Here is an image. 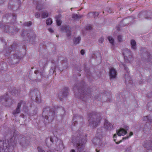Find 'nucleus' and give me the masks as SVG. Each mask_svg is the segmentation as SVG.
I'll list each match as a JSON object with an SVG mask.
<instances>
[{
  "mask_svg": "<svg viewBox=\"0 0 152 152\" xmlns=\"http://www.w3.org/2000/svg\"><path fill=\"white\" fill-rule=\"evenodd\" d=\"M23 39L25 41L31 42L34 40L35 35L33 31L29 30L24 31L21 34Z\"/></svg>",
  "mask_w": 152,
  "mask_h": 152,
  "instance_id": "423d86ee",
  "label": "nucleus"
},
{
  "mask_svg": "<svg viewBox=\"0 0 152 152\" xmlns=\"http://www.w3.org/2000/svg\"><path fill=\"white\" fill-rule=\"evenodd\" d=\"M52 23V21L51 19L49 18L47 20L46 23L47 25H50Z\"/></svg>",
  "mask_w": 152,
  "mask_h": 152,
  "instance_id": "4c0bfd02",
  "label": "nucleus"
},
{
  "mask_svg": "<svg viewBox=\"0 0 152 152\" xmlns=\"http://www.w3.org/2000/svg\"><path fill=\"white\" fill-rule=\"evenodd\" d=\"M81 40V37H75L73 39V42L74 44L76 45L79 44Z\"/></svg>",
  "mask_w": 152,
  "mask_h": 152,
  "instance_id": "bb28decb",
  "label": "nucleus"
},
{
  "mask_svg": "<svg viewBox=\"0 0 152 152\" xmlns=\"http://www.w3.org/2000/svg\"><path fill=\"white\" fill-rule=\"evenodd\" d=\"M37 149L39 152H45V151L42 150V149L39 147L37 148Z\"/></svg>",
  "mask_w": 152,
  "mask_h": 152,
  "instance_id": "de8ad7c7",
  "label": "nucleus"
},
{
  "mask_svg": "<svg viewBox=\"0 0 152 152\" xmlns=\"http://www.w3.org/2000/svg\"><path fill=\"white\" fill-rule=\"evenodd\" d=\"M97 135L98 136L101 137L103 135V131H102V128H98L97 130Z\"/></svg>",
  "mask_w": 152,
  "mask_h": 152,
  "instance_id": "a878e982",
  "label": "nucleus"
},
{
  "mask_svg": "<svg viewBox=\"0 0 152 152\" xmlns=\"http://www.w3.org/2000/svg\"><path fill=\"white\" fill-rule=\"evenodd\" d=\"M9 30H7L6 29V30H4V31L6 33H8L9 34L10 33L12 34H14L15 32L18 31V28L16 27H11L10 28Z\"/></svg>",
  "mask_w": 152,
  "mask_h": 152,
  "instance_id": "412c9836",
  "label": "nucleus"
},
{
  "mask_svg": "<svg viewBox=\"0 0 152 152\" xmlns=\"http://www.w3.org/2000/svg\"><path fill=\"white\" fill-rule=\"evenodd\" d=\"M74 9V8H71V10H72V9Z\"/></svg>",
  "mask_w": 152,
  "mask_h": 152,
  "instance_id": "774afa93",
  "label": "nucleus"
},
{
  "mask_svg": "<svg viewBox=\"0 0 152 152\" xmlns=\"http://www.w3.org/2000/svg\"><path fill=\"white\" fill-rule=\"evenodd\" d=\"M123 65L124 68V69L126 72V73L125 74L124 77L126 79V83L127 80H130V77L129 76V69L128 68L126 67V66L125 64H123Z\"/></svg>",
  "mask_w": 152,
  "mask_h": 152,
  "instance_id": "dca6fc26",
  "label": "nucleus"
},
{
  "mask_svg": "<svg viewBox=\"0 0 152 152\" xmlns=\"http://www.w3.org/2000/svg\"><path fill=\"white\" fill-rule=\"evenodd\" d=\"M84 83L83 82L82 83L80 84V86L75 85L73 88V89L75 94L77 93L78 96L79 98L82 100L86 101L87 98L91 97V91L88 90L85 92L84 91L85 88L84 87Z\"/></svg>",
  "mask_w": 152,
  "mask_h": 152,
  "instance_id": "20e7f679",
  "label": "nucleus"
},
{
  "mask_svg": "<svg viewBox=\"0 0 152 152\" xmlns=\"http://www.w3.org/2000/svg\"><path fill=\"white\" fill-rule=\"evenodd\" d=\"M48 30H49V32H50L53 33V30L51 28H49L48 29Z\"/></svg>",
  "mask_w": 152,
  "mask_h": 152,
  "instance_id": "603ef678",
  "label": "nucleus"
},
{
  "mask_svg": "<svg viewBox=\"0 0 152 152\" xmlns=\"http://www.w3.org/2000/svg\"><path fill=\"white\" fill-rule=\"evenodd\" d=\"M1 102L3 105L9 107L15 102V101L9 97L7 94L1 97Z\"/></svg>",
  "mask_w": 152,
  "mask_h": 152,
  "instance_id": "6e6552de",
  "label": "nucleus"
},
{
  "mask_svg": "<svg viewBox=\"0 0 152 152\" xmlns=\"http://www.w3.org/2000/svg\"><path fill=\"white\" fill-rule=\"evenodd\" d=\"M77 136L73 142L74 145L75 146L79 152L83 151L87 140V134H83L82 132L78 130L77 132Z\"/></svg>",
  "mask_w": 152,
  "mask_h": 152,
  "instance_id": "7ed1b4c3",
  "label": "nucleus"
},
{
  "mask_svg": "<svg viewBox=\"0 0 152 152\" xmlns=\"http://www.w3.org/2000/svg\"><path fill=\"white\" fill-rule=\"evenodd\" d=\"M19 93V92L15 88H14L11 92V94L15 96L18 95Z\"/></svg>",
  "mask_w": 152,
  "mask_h": 152,
  "instance_id": "cd10ccee",
  "label": "nucleus"
},
{
  "mask_svg": "<svg viewBox=\"0 0 152 152\" xmlns=\"http://www.w3.org/2000/svg\"><path fill=\"white\" fill-rule=\"evenodd\" d=\"M16 16H14V18L16 19Z\"/></svg>",
  "mask_w": 152,
  "mask_h": 152,
  "instance_id": "338daca9",
  "label": "nucleus"
},
{
  "mask_svg": "<svg viewBox=\"0 0 152 152\" xmlns=\"http://www.w3.org/2000/svg\"><path fill=\"white\" fill-rule=\"evenodd\" d=\"M70 152H76L75 150H74L73 149H72L70 151Z\"/></svg>",
  "mask_w": 152,
  "mask_h": 152,
  "instance_id": "bf43d9fd",
  "label": "nucleus"
},
{
  "mask_svg": "<svg viewBox=\"0 0 152 152\" xmlns=\"http://www.w3.org/2000/svg\"><path fill=\"white\" fill-rule=\"evenodd\" d=\"M21 117L23 118H26V116L23 114H22L20 116Z\"/></svg>",
  "mask_w": 152,
  "mask_h": 152,
  "instance_id": "864d4df0",
  "label": "nucleus"
},
{
  "mask_svg": "<svg viewBox=\"0 0 152 152\" xmlns=\"http://www.w3.org/2000/svg\"><path fill=\"white\" fill-rule=\"evenodd\" d=\"M35 16L36 18H38L40 16V14L39 13L36 12L35 13Z\"/></svg>",
  "mask_w": 152,
  "mask_h": 152,
  "instance_id": "09e8293b",
  "label": "nucleus"
},
{
  "mask_svg": "<svg viewBox=\"0 0 152 152\" xmlns=\"http://www.w3.org/2000/svg\"><path fill=\"white\" fill-rule=\"evenodd\" d=\"M55 70H53V69H51L50 70V72H52V74H53L54 73Z\"/></svg>",
  "mask_w": 152,
  "mask_h": 152,
  "instance_id": "13d9d810",
  "label": "nucleus"
},
{
  "mask_svg": "<svg viewBox=\"0 0 152 152\" xmlns=\"http://www.w3.org/2000/svg\"><path fill=\"white\" fill-rule=\"evenodd\" d=\"M104 126L106 129L108 130L113 129L112 124L107 120H105V122L104 124Z\"/></svg>",
  "mask_w": 152,
  "mask_h": 152,
  "instance_id": "a211bd4d",
  "label": "nucleus"
},
{
  "mask_svg": "<svg viewBox=\"0 0 152 152\" xmlns=\"http://www.w3.org/2000/svg\"><path fill=\"white\" fill-rule=\"evenodd\" d=\"M61 29L66 33L67 37L69 38L71 34V31L69 27L67 26H63L62 27Z\"/></svg>",
  "mask_w": 152,
  "mask_h": 152,
  "instance_id": "4468645a",
  "label": "nucleus"
},
{
  "mask_svg": "<svg viewBox=\"0 0 152 152\" xmlns=\"http://www.w3.org/2000/svg\"><path fill=\"white\" fill-rule=\"evenodd\" d=\"M59 69V70L61 71H62L63 70V69H62L61 68V69L60 68Z\"/></svg>",
  "mask_w": 152,
  "mask_h": 152,
  "instance_id": "e2e57ef3",
  "label": "nucleus"
},
{
  "mask_svg": "<svg viewBox=\"0 0 152 152\" xmlns=\"http://www.w3.org/2000/svg\"><path fill=\"white\" fill-rule=\"evenodd\" d=\"M143 121L152 123V118H151L149 116H146L144 118Z\"/></svg>",
  "mask_w": 152,
  "mask_h": 152,
  "instance_id": "c85d7f7f",
  "label": "nucleus"
},
{
  "mask_svg": "<svg viewBox=\"0 0 152 152\" xmlns=\"http://www.w3.org/2000/svg\"><path fill=\"white\" fill-rule=\"evenodd\" d=\"M10 27H11L9 26L8 25H4V26L3 27L2 29H3V31L6 32L4 31V30L7 29V30H10L9 28H10Z\"/></svg>",
  "mask_w": 152,
  "mask_h": 152,
  "instance_id": "72a5a7b5",
  "label": "nucleus"
},
{
  "mask_svg": "<svg viewBox=\"0 0 152 152\" xmlns=\"http://www.w3.org/2000/svg\"><path fill=\"white\" fill-rule=\"evenodd\" d=\"M16 47V44L14 43L11 45V47L8 49V51L7 50L6 51V52L5 54V55L7 56H9L12 50L14 51L15 50Z\"/></svg>",
  "mask_w": 152,
  "mask_h": 152,
  "instance_id": "aec40b11",
  "label": "nucleus"
},
{
  "mask_svg": "<svg viewBox=\"0 0 152 152\" xmlns=\"http://www.w3.org/2000/svg\"><path fill=\"white\" fill-rule=\"evenodd\" d=\"M151 126L150 124H146L143 128V131L145 133H147L150 131L151 129Z\"/></svg>",
  "mask_w": 152,
  "mask_h": 152,
  "instance_id": "5701e85b",
  "label": "nucleus"
},
{
  "mask_svg": "<svg viewBox=\"0 0 152 152\" xmlns=\"http://www.w3.org/2000/svg\"><path fill=\"white\" fill-rule=\"evenodd\" d=\"M63 62L62 63V65L63 66V69H65L67 67V63L66 61L63 60Z\"/></svg>",
  "mask_w": 152,
  "mask_h": 152,
  "instance_id": "c9c22d12",
  "label": "nucleus"
},
{
  "mask_svg": "<svg viewBox=\"0 0 152 152\" xmlns=\"http://www.w3.org/2000/svg\"><path fill=\"white\" fill-rule=\"evenodd\" d=\"M56 111L60 113L61 112V119H63L65 115V111L64 108L62 107H58L57 108L54 107L50 108L48 107L43 109L42 116L45 124L51 122L55 118L56 116Z\"/></svg>",
  "mask_w": 152,
  "mask_h": 152,
  "instance_id": "f03ea898",
  "label": "nucleus"
},
{
  "mask_svg": "<svg viewBox=\"0 0 152 152\" xmlns=\"http://www.w3.org/2000/svg\"><path fill=\"white\" fill-rule=\"evenodd\" d=\"M102 118L100 114L95 112H92L89 113L88 115L89 125L95 128L100 123Z\"/></svg>",
  "mask_w": 152,
  "mask_h": 152,
  "instance_id": "39448f33",
  "label": "nucleus"
},
{
  "mask_svg": "<svg viewBox=\"0 0 152 152\" xmlns=\"http://www.w3.org/2000/svg\"><path fill=\"white\" fill-rule=\"evenodd\" d=\"M145 18L147 19L152 18V12L151 11L148 12Z\"/></svg>",
  "mask_w": 152,
  "mask_h": 152,
  "instance_id": "c756f323",
  "label": "nucleus"
},
{
  "mask_svg": "<svg viewBox=\"0 0 152 152\" xmlns=\"http://www.w3.org/2000/svg\"><path fill=\"white\" fill-rule=\"evenodd\" d=\"M117 136V134H114L113 135V139H114V140L115 142L117 144H119L120 142H121V141H122V140H121L120 142H119V143H118L117 142H116V139H115V138H116V137Z\"/></svg>",
  "mask_w": 152,
  "mask_h": 152,
  "instance_id": "a19ab883",
  "label": "nucleus"
},
{
  "mask_svg": "<svg viewBox=\"0 0 152 152\" xmlns=\"http://www.w3.org/2000/svg\"><path fill=\"white\" fill-rule=\"evenodd\" d=\"M151 95H150L147 94V96L149 98L152 97V93H151Z\"/></svg>",
  "mask_w": 152,
  "mask_h": 152,
  "instance_id": "6e6d98bb",
  "label": "nucleus"
},
{
  "mask_svg": "<svg viewBox=\"0 0 152 152\" xmlns=\"http://www.w3.org/2000/svg\"><path fill=\"white\" fill-rule=\"evenodd\" d=\"M68 88L65 87L63 89L62 91L59 93L58 96L61 101L62 100L63 98L66 97L68 94Z\"/></svg>",
  "mask_w": 152,
  "mask_h": 152,
  "instance_id": "f8f14e48",
  "label": "nucleus"
},
{
  "mask_svg": "<svg viewBox=\"0 0 152 152\" xmlns=\"http://www.w3.org/2000/svg\"><path fill=\"white\" fill-rule=\"evenodd\" d=\"M82 17V15H78V18L80 19V18H81Z\"/></svg>",
  "mask_w": 152,
  "mask_h": 152,
  "instance_id": "680f3d73",
  "label": "nucleus"
},
{
  "mask_svg": "<svg viewBox=\"0 0 152 152\" xmlns=\"http://www.w3.org/2000/svg\"><path fill=\"white\" fill-rule=\"evenodd\" d=\"M93 12H90L87 15V17L88 18H94Z\"/></svg>",
  "mask_w": 152,
  "mask_h": 152,
  "instance_id": "e433bc0d",
  "label": "nucleus"
},
{
  "mask_svg": "<svg viewBox=\"0 0 152 152\" xmlns=\"http://www.w3.org/2000/svg\"><path fill=\"white\" fill-rule=\"evenodd\" d=\"M96 151L97 152H99V151H98L97 149H96Z\"/></svg>",
  "mask_w": 152,
  "mask_h": 152,
  "instance_id": "0e129e2a",
  "label": "nucleus"
},
{
  "mask_svg": "<svg viewBox=\"0 0 152 152\" xmlns=\"http://www.w3.org/2000/svg\"><path fill=\"white\" fill-rule=\"evenodd\" d=\"M132 48L134 50H136V43L135 41L133 39L131 41Z\"/></svg>",
  "mask_w": 152,
  "mask_h": 152,
  "instance_id": "b1692460",
  "label": "nucleus"
},
{
  "mask_svg": "<svg viewBox=\"0 0 152 152\" xmlns=\"http://www.w3.org/2000/svg\"><path fill=\"white\" fill-rule=\"evenodd\" d=\"M108 39L112 45H114V39L112 37H108Z\"/></svg>",
  "mask_w": 152,
  "mask_h": 152,
  "instance_id": "473e14b6",
  "label": "nucleus"
},
{
  "mask_svg": "<svg viewBox=\"0 0 152 152\" xmlns=\"http://www.w3.org/2000/svg\"><path fill=\"white\" fill-rule=\"evenodd\" d=\"M13 57L14 58L15 60L17 59V60L15 61V62H17L18 61L19 59L20 58V57L19 56H17V54H14L13 56Z\"/></svg>",
  "mask_w": 152,
  "mask_h": 152,
  "instance_id": "f704fd0d",
  "label": "nucleus"
},
{
  "mask_svg": "<svg viewBox=\"0 0 152 152\" xmlns=\"http://www.w3.org/2000/svg\"><path fill=\"white\" fill-rule=\"evenodd\" d=\"M109 75L111 79L115 78L117 75L116 72L114 68H112L110 69Z\"/></svg>",
  "mask_w": 152,
  "mask_h": 152,
  "instance_id": "6ab92c4d",
  "label": "nucleus"
},
{
  "mask_svg": "<svg viewBox=\"0 0 152 152\" xmlns=\"http://www.w3.org/2000/svg\"><path fill=\"white\" fill-rule=\"evenodd\" d=\"M50 141L51 142H53V138L51 137H50Z\"/></svg>",
  "mask_w": 152,
  "mask_h": 152,
  "instance_id": "4d7b16f0",
  "label": "nucleus"
},
{
  "mask_svg": "<svg viewBox=\"0 0 152 152\" xmlns=\"http://www.w3.org/2000/svg\"><path fill=\"white\" fill-rule=\"evenodd\" d=\"M72 18L74 19H77L78 18V15L77 14H73L72 15Z\"/></svg>",
  "mask_w": 152,
  "mask_h": 152,
  "instance_id": "79ce46f5",
  "label": "nucleus"
},
{
  "mask_svg": "<svg viewBox=\"0 0 152 152\" xmlns=\"http://www.w3.org/2000/svg\"><path fill=\"white\" fill-rule=\"evenodd\" d=\"M37 9L39 10H41L43 7L42 5H40L39 4H37Z\"/></svg>",
  "mask_w": 152,
  "mask_h": 152,
  "instance_id": "ea45409f",
  "label": "nucleus"
},
{
  "mask_svg": "<svg viewBox=\"0 0 152 152\" xmlns=\"http://www.w3.org/2000/svg\"><path fill=\"white\" fill-rule=\"evenodd\" d=\"M145 56H143V58H143V59H144V60H145V61H146L145 60Z\"/></svg>",
  "mask_w": 152,
  "mask_h": 152,
  "instance_id": "69168bd1",
  "label": "nucleus"
},
{
  "mask_svg": "<svg viewBox=\"0 0 152 152\" xmlns=\"http://www.w3.org/2000/svg\"><path fill=\"white\" fill-rule=\"evenodd\" d=\"M133 134V133L132 132H131L129 134V136H128L126 137H123V139H128L129 137H130V136H131Z\"/></svg>",
  "mask_w": 152,
  "mask_h": 152,
  "instance_id": "49530a36",
  "label": "nucleus"
},
{
  "mask_svg": "<svg viewBox=\"0 0 152 152\" xmlns=\"http://www.w3.org/2000/svg\"><path fill=\"white\" fill-rule=\"evenodd\" d=\"M30 95L32 100L37 103H39L41 101L40 93L39 92L37 89H35L31 91Z\"/></svg>",
  "mask_w": 152,
  "mask_h": 152,
  "instance_id": "1a4fd4ad",
  "label": "nucleus"
},
{
  "mask_svg": "<svg viewBox=\"0 0 152 152\" xmlns=\"http://www.w3.org/2000/svg\"><path fill=\"white\" fill-rule=\"evenodd\" d=\"M41 62L42 63V66H43V69H41V70H40L39 71L38 70H35L34 71V73L36 74L39 73L41 76L45 77L46 76L45 73L44 68L47 65L48 63V60L46 58L42 60Z\"/></svg>",
  "mask_w": 152,
  "mask_h": 152,
  "instance_id": "9d476101",
  "label": "nucleus"
},
{
  "mask_svg": "<svg viewBox=\"0 0 152 152\" xmlns=\"http://www.w3.org/2000/svg\"><path fill=\"white\" fill-rule=\"evenodd\" d=\"M60 17L59 16H56V21L57 24L58 26H59L61 25V21L59 20Z\"/></svg>",
  "mask_w": 152,
  "mask_h": 152,
  "instance_id": "2f4dec72",
  "label": "nucleus"
},
{
  "mask_svg": "<svg viewBox=\"0 0 152 152\" xmlns=\"http://www.w3.org/2000/svg\"><path fill=\"white\" fill-rule=\"evenodd\" d=\"M126 62L129 63L132 59V53L129 50L126 49L123 53Z\"/></svg>",
  "mask_w": 152,
  "mask_h": 152,
  "instance_id": "9b49d317",
  "label": "nucleus"
},
{
  "mask_svg": "<svg viewBox=\"0 0 152 152\" xmlns=\"http://www.w3.org/2000/svg\"><path fill=\"white\" fill-rule=\"evenodd\" d=\"M4 25L3 24L0 22V27L2 28L4 26Z\"/></svg>",
  "mask_w": 152,
  "mask_h": 152,
  "instance_id": "5fc2aeb1",
  "label": "nucleus"
},
{
  "mask_svg": "<svg viewBox=\"0 0 152 152\" xmlns=\"http://www.w3.org/2000/svg\"><path fill=\"white\" fill-rule=\"evenodd\" d=\"M99 137L97 136L95 137L92 140V142L94 145H102V141Z\"/></svg>",
  "mask_w": 152,
  "mask_h": 152,
  "instance_id": "4be33fe9",
  "label": "nucleus"
},
{
  "mask_svg": "<svg viewBox=\"0 0 152 152\" xmlns=\"http://www.w3.org/2000/svg\"><path fill=\"white\" fill-rule=\"evenodd\" d=\"M11 138L7 141L0 140V152H12V147L18 142L22 147H24L27 146L29 142L26 139L25 137L23 136L17 134L13 131L10 132L7 135Z\"/></svg>",
  "mask_w": 152,
  "mask_h": 152,
  "instance_id": "f257e3e1",
  "label": "nucleus"
},
{
  "mask_svg": "<svg viewBox=\"0 0 152 152\" xmlns=\"http://www.w3.org/2000/svg\"><path fill=\"white\" fill-rule=\"evenodd\" d=\"M93 13L94 14V18H95V17H97L99 15V14L98 12H93Z\"/></svg>",
  "mask_w": 152,
  "mask_h": 152,
  "instance_id": "a18cd8bd",
  "label": "nucleus"
},
{
  "mask_svg": "<svg viewBox=\"0 0 152 152\" xmlns=\"http://www.w3.org/2000/svg\"><path fill=\"white\" fill-rule=\"evenodd\" d=\"M124 128V129L121 128L119 130L117 131V134L118 136H124L126 134L127 131L128 130L129 127L127 126H125Z\"/></svg>",
  "mask_w": 152,
  "mask_h": 152,
  "instance_id": "ddd939ff",
  "label": "nucleus"
},
{
  "mask_svg": "<svg viewBox=\"0 0 152 152\" xmlns=\"http://www.w3.org/2000/svg\"><path fill=\"white\" fill-rule=\"evenodd\" d=\"M104 41V38L103 37L100 38L98 40V42L99 43L102 44Z\"/></svg>",
  "mask_w": 152,
  "mask_h": 152,
  "instance_id": "37998d69",
  "label": "nucleus"
},
{
  "mask_svg": "<svg viewBox=\"0 0 152 152\" xmlns=\"http://www.w3.org/2000/svg\"><path fill=\"white\" fill-rule=\"evenodd\" d=\"M56 145V148L57 150H61L64 148L62 141L60 140H58L57 141Z\"/></svg>",
  "mask_w": 152,
  "mask_h": 152,
  "instance_id": "f3484780",
  "label": "nucleus"
},
{
  "mask_svg": "<svg viewBox=\"0 0 152 152\" xmlns=\"http://www.w3.org/2000/svg\"><path fill=\"white\" fill-rule=\"evenodd\" d=\"M145 60L147 62L150 61L151 60V56L150 54L148 52L145 53Z\"/></svg>",
  "mask_w": 152,
  "mask_h": 152,
  "instance_id": "393cba45",
  "label": "nucleus"
},
{
  "mask_svg": "<svg viewBox=\"0 0 152 152\" xmlns=\"http://www.w3.org/2000/svg\"><path fill=\"white\" fill-rule=\"evenodd\" d=\"M122 36L121 35H118V36L117 39H118L119 42H121L122 40Z\"/></svg>",
  "mask_w": 152,
  "mask_h": 152,
  "instance_id": "c03bdc74",
  "label": "nucleus"
},
{
  "mask_svg": "<svg viewBox=\"0 0 152 152\" xmlns=\"http://www.w3.org/2000/svg\"><path fill=\"white\" fill-rule=\"evenodd\" d=\"M41 16L42 18H46L48 17V13L47 12H42Z\"/></svg>",
  "mask_w": 152,
  "mask_h": 152,
  "instance_id": "7c9ffc66",
  "label": "nucleus"
},
{
  "mask_svg": "<svg viewBox=\"0 0 152 152\" xmlns=\"http://www.w3.org/2000/svg\"><path fill=\"white\" fill-rule=\"evenodd\" d=\"M83 117L78 115H75L73 116V122L74 124V126H75L76 124L78 121H81L83 120Z\"/></svg>",
  "mask_w": 152,
  "mask_h": 152,
  "instance_id": "2eb2a0df",
  "label": "nucleus"
},
{
  "mask_svg": "<svg viewBox=\"0 0 152 152\" xmlns=\"http://www.w3.org/2000/svg\"><path fill=\"white\" fill-rule=\"evenodd\" d=\"M22 105L23 106V110L25 112L27 113L29 115H30V113H28V110L27 105H28L27 104L26 102L25 101H21L18 103L17 107L16 109L13 112V114L14 115L18 114L20 113V108L21 105Z\"/></svg>",
  "mask_w": 152,
  "mask_h": 152,
  "instance_id": "0eeeda50",
  "label": "nucleus"
},
{
  "mask_svg": "<svg viewBox=\"0 0 152 152\" xmlns=\"http://www.w3.org/2000/svg\"><path fill=\"white\" fill-rule=\"evenodd\" d=\"M85 72H86V74H87L88 73H88H89V72H88V70H87V69H85Z\"/></svg>",
  "mask_w": 152,
  "mask_h": 152,
  "instance_id": "052dcab7",
  "label": "nucleus"
},
{
  "mask_svg": "<svg viewBox=\"0 0 152 152\" xmlns=\"http://www.w3.org/2000/svg\"><path fill=\"white\" fill-rule=\"evenodd\" d=\"M32 24V23L31 21L25 22L24 23V25L25 26H30Z\"/></svg>",
  "mask_w": 152,
  "mask_h": 152,
  "instance_id": "58836bf2",
  "label": "nucleus"
},
{
  "mask_svg": "<svg viewBox=\"0 0 152 152\" xmlns=\"http://www.w3.org/2000/svg\"><path fill=\"white\" fill-rule=\"evenodd\" d=\"M92 27L91 26H88L86 27V29L88 30H89L91 29Z\"/></svg>",
  "mask_w": 152,
  "mask_h": 152,
  "instance_id": "8fccbe9b",
  "label": "nucleus"
},
{
  "mask_svg": "<svg viewBox=\"0 0 152 152\" xmlns=\"http://www.w3.org/2000/svg\"><path fill=\"white\" fill-rule=\"evenodd\" d=\"M80 53L82 55H84L85 53L84 50H81L80 51Z\"/></svg>",
  "mask_w": 152,
  "mask_h": 152,
  "instance_id": "3c124183",
  "label": "nucleus"
}]
</instances>
